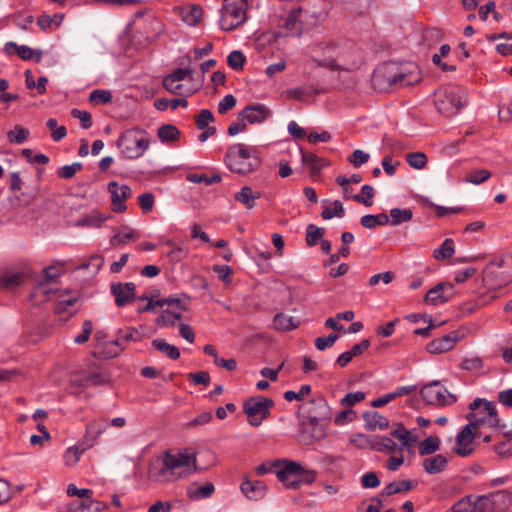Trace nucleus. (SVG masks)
Here are the masks:
<instances>
[{
    "instance_id": "1",
    "label": "nucleus",
    "mask_w": 512,
    "mask_h": 512,
    "mask_svg": "<svg viewBox=\"0 0 512 512\" xmlns=\"http://www.w3.org/2000/svg\"><path fill=\"white\" fill-rule=\"evenodd\" d=\"M196 470V456L184 452L167 450L161 457L152 460L148 468V478L156 482H170L184 478Z\"/></svg>"
},
{
    "instance_id": "2",
    "label": "nucleus",
    "mask_w": 512,
    "mask_h": 512,
    "mask_svg": "<svg viewBox=\"0 0 512 512\" xmlns=\"http://www.w3.org/2000/svg\"><path fill=\"white\" fill-rule=\"evenodd\" d=\"M317 66L337 71H354L362 64L359 49L353 44H329L323 48V58L315 60Z\"/></svg>"
},
{
    "instance_id": "3",
    "label": "nucleus",
    "mask_w": 512,
    "mask_h": 512,
    "mask_svg": "<svg viewBox=\"0 0 512 512\" xmlns=\"http://www.w3.org/2000/svg\"><path fill=\"white\" fill-rule=\"evenodd\" d=\"M419 73L399 72L394 63H384L378 66L372 75V85L379 92H389L394 89L418 83Z\"/></svg>"
},
{
    "instance_id": "4",
    "label": "nucleus",
    "mask_w": 512,
    "mask_h": 512,
    "mask_svg": "<svg viewBox=\"0 0 512 512\" xmlns=\"http://www.w3.org/2000/svg\"><path fill=\"white\" fill-rule=\"evenodd\" d=\"M414 430H407L402 423H395L392 426L391 436L400 441V445L387 436H375L370 441L371 449L384 453H403L404 448L412 447L419 439L413 434Z\"/></svg>"
},
{
    "instance_id": "5",
    "label": "nucleus",
    "mask_w": 512,
    "mask_h": 512,
    "mask_svg": "<svg viewBox=\"0 0 512 512\" xmlns=\"http://www.w3.org/2000/svg\"><path fill=\"white\" fill-rule=\"evenodd\" d=\"M226 166L234 173L246 175L260 166V158L243 143L231 145L225 155Z\"/></svg>"
},
{
    "instance_id": "6",
    "label": "nucleus",
    "mask_w": 512,
    "mask_h": 512,
    "mask_svg": "<svg viewBox=\"0 0 512 512\" xmlns=\"http://www.w3.org/2000/svg\"><path fill=\"white\" fill-rule=\"evenodd\" d=\"M145 134V131L142 129L133 128L126 130L120 135L117 147L120 149L123 157L137 159L148 150L150 141L145 137Z\"/></svg>"
},
{
    "instance_id": "7",
    "label": "nucleus",
    "mask_w": 512,
    "mask_h": 512,
    "mask_svg": "<svg viewBox=\"0 0 512 512\" xmlns=\"http://www.w3.org/2000/svg\"><path fill=\"white\" fill-rule=\"evenodd\" d=\"M276 476L287 488L297 489L302 482L312 484L316 480L317 472L305 469L295 461H288L276 471Z\"/></svg>"
},
{
    "instance_id": "8",
    "label": "nucleus",
    "mask_w": 512,
    "mask_h": 512,
    "mask_svg": "<svg viewBox=\"0 0 512 512\" xmlns=\"http://www.w3.org/2000/svg\"><path fill=\"white\" fill-rule=\"evenodd\" d=\"M247 3L245 0H224L221 8L220 27L232 31L246 21Z\"/></svg>"
},
{
    "instance_id": "9",
    "label": "nucleus",
    "mask_w": 512,
    "mask_h": 512,
    "mask_svg": "<svg viewBox=\"0 0 512 512\" xmlns=\"http://www.w3.org/2000/svg\"><path fill=\"white\" fill-rule=\"evenodd\" d=\"M462 99L461 91L456 88H439L435 91L434 104L439 113L450 117L464 107Z\"/></svg>"
},
{
    "instance_id": "10",
    "label": "nucleus",
    "mask_w": 512,
    "mask_h": 512,
    "mask_svg": "<svg viewBox=\"0 0 512 512\" xmlns=\"http://www.w3.org/2000/svg\"><path fill=\"white\" fill-rule=\"evenodd\" d=\"M274 406L271 398L261 395L252 396L243 403V412L248 417V423L253 427H258L269 417L270 410Z\"/></svg>"
},
{
    "instance_id": "11",
    "label": "nucleus",
    "mask_w": 512,
    "mask_h": 512,
    "mask_svg": "<svg viewBox=\"0 0 512 512\" xmlns=\"http://www.w3.org/2000/svg\"><path fill=\"white\" fill-rule=\"evenodd\" d=\"M484 278L495 287L512 281V258H493L484 269Z\"/></svg>"
},
{
    "instance_id": "12",
    "label": "nucleus",
    "mask_w": 512,
    "mask_h": 512,
    "mask_svg": "<svg viewBox=\"0 0 512 512\" xmlns=\"http://www.w3.org/2000/svg\"><path fill=\"white\" fill-rule=\"evenodd\" d=\"M466 418L468 419L469 423L466 424L457 434L456 445L453 448V451L461 457H467L473 453L475 447L474 440L476 437V434L473 433V429L478 428L479 423L482 420V418L477 416L475 413L467 414Z\"/></svg>"
},
{
    "instance_id": "13",
    "label": "nucleus",
    "mask_w": 512,
    "mask_h": 512,
    "mask_svg": "<svg viewBox=\"0 0 512 512\" xmlns=\"http://www.w3.org/2000/svg\"><path fill=\"white\" fill-rule=\"evenodd\" d=\"M423 400L429 405L448 406L457 401L454 394H451L439 381H433L421 389Z\"/></svg>"
},
{
    "instance_id": "14",
    "label": "nucleus",
    "mask_w": 512,
    "mask_h": 512,
    "mask_svg": "<svg viewBox=\"0 0 512 512\" xmlns=\"http://www.w3.org/2000/svg\"><path fill=\"white\" fill-rule=\"evenodd\" d=\"M300 410L306 415L311 425L331 418V409L325 398L318 396L300 406Z\"/></svg>"
},
{
    "instance_id": "15",
    "label": "nucleus",
    "mask_w": 512,
    "mask_h": 512,
    "mask_svg": "<svg viewBox=\"0 0 512 512\" xmlns=\"http://www.w3.org/2000/svg\"><path fill=\"white\" fill-rule=\"evenodd\" d=\"M479 497L483 512H503L512 504V493L508 490H497Z\"/></svg>"
},
{
    "instance_id": "16",
    "label": "nucleus",
    "mask_w": 512,
    "mask_h": 512,
    "mask_svg": "<svg viewBox=\"0 0 512 512\" xmlns=\"http://www.w3.org/2000/svg\"><path fill=\"white\" fill-rule=\"evenodd\" d=\"M470 413H475L482 418L479 427L488 423L492 427H498L500 420L498 418L497 410L493 402L482 398H476L469 404Z\"/></svg>"
},
{
    "instance_id": "17",
    "label": "nucleus",
    "mask_w": 512,
    "mask_h": 512,
    "mask_svg": "<svg viewBox=\"0 0 512 512\" xmlns=\"http://www.w3.org/2000/svg\"><path fill=\"white\" fill-rule=\"evenodd\" d=\"M271 116L270 109L264 104H253L246 106L238 113V120L242 124V130H245L249 124H260L265 122Z\"/></svg>"
},
{
    "instance_id": "18",
    "label": "nucleus",
    "mask_w": 512,
    "mask_h": 512,
    "mask_svg": "<svg viewBox=\"0 0 512 512\" xmlns=\"http://www.w3.org/2000/svg\"><path fill=\"white\" fill-rule=\"evenodd\" d=\"M108 192L111 195L113 211L122 213L127 209L125 201L132 196V189L128 185H120L116 181L108 183Z\"/></svg>"
},
{
    "instance_id": "19",
    "label": "nucleus",
    "mask_w": 512,
    "mask_h": 512,
    "mask_svg": "<svg viewBox=\"0 0 512 512\" xmlns=\"http://www.w3.org/2000/svg\"><path fill=\"white\" fill-rule=\"evenodd\" d=\"M135 289L136 286L132 282L113 283L110 287L111 294L114 296L115 303L118 307H124L134 301Z\"/></svg>"
},
{
    "instance_id": "20",
    "label": "nucleus",
    "mask_w": 512,
    "mask_h": 512,
    "mask_svg": "<svg viewBox=\"0 0 512 512\" xmlns=\"http://www.w3.org/2000/svg\"><path fill=\"white\" fill-rule=\"evenodd\" d=\"M460 340L457 332H451L442 337L433 339L426 346V349L431 354H440L450 351L456 343Z\"/></svg>"
},
{
    "instance_id": "21",
    "label": "nucleus",
    "mask_w": 512,
    "mask_h": 512,
    "mask_svg": "<svg viewBox=\"0 0 512 512\" xmlns=\"http://www.w3.org/2000/svg\"><path fill=\"white\" fill-rule=\"evenodd\" d=\"M107 508V504L92 498L76 499L68 504V512H101Z\"/></svg>"
},
{
    "instance_id": "22",
    "label": "nucleus",
    "mask_w": 512,
    "mask_h": 512,
    "mask_svg": "<svg viewBox=\"0 0 512 512\" xmlns=\"http://www.w3.org/2000/svg\"><path fill=\"white\" fill-rule=\"evenodd\" d=\"M240 488L242 493L250 500H260L266 495V485L263 481L245 480Z\"/></svg>"
},
{
    "instance_id": "23",
    "label": "nucleus",
    "mask_w": 512,
    "mask_h": 512,
    "mask_svg": "<svg viewBox=\"0 0 512 512\" xmlns=\"http://www.w3.org/2000/svg\"><path fill=\"white\" fill-rule=\"evenodd\" d=\"M27 276L26 272L4 270L0 274V287L3 289H13L21 285Z\"/></svg>"
},
{
    "instance_id": "24",
    "label": "nucleus",
    "mask_w": 512,
    "mask_h": 512,
    "mask_svg": "<svg viewBox=\"0 0 512 512\" xmlns=\"http://www.w3.org/2000/svg\"><path fill=\"white\" fill-rule=\"evenodd\" d=\"M63 268L58 265L48 266L43 269L42 275L38 280V290L44 294H47L52 291V289H47L46 285L54 282L61 274Z\"/></svg>"
},
{
    "instance_id": "25",
    "label": "nucleus",
    "mask_w": 512,
    "mask_h": 512,
    "mask_svg": "<svg viewBox=\"0 0 512 512\" xmlns=\"http://www.w3.org/2000/svg\"><path fill=\"white\" fill-rule=\"evenodd\" d=\"M365 426L367 430L374 431L376 429L385 430L389 427L387 417L381 415L377 411H367L363 414Z\"/></svg>"
},
{
    "instance_id": "26",
    "label": "nucleus",
    "mask_w": 512,
    "mask_h": 512,
    "mask_svg": "<svg viewBox=\"0 0 512 512\" xmlns=\"http://www.w3.org/2000/svg\"><path fill=\"white\" fill-rule=\"evenodd\" d=\"M448 460L442 454L427 457L423 460V468L428 474H438L443 472L447 467Z\"/></svg>"
},
{
    "instance_id": "27",
    "label": "nucleus",
    "mask_w": 512,
    "mask_h": 512,
    "mask_svg": "<svg viewBox=\"0 0 512 512\" xmlns=\"http://www.w3.org/2000/svg\"><path fill=\"white\" fill-rule=\"evenodd\" d=\"M480 497L466 496L452 506V512H483Z\"/></svg>"
},
{
    "instance_id": "28",
    "label": "nucleus",
    "mask_w": 512,
    "mask_h": 512,
    "mask_svg": "<svg viewBox=\"0 0 512 512\" xmlns=\"http://www.w3.org/2000/svg\"><path fill=\"white\" fill-rule=\"evenodd\" d=\"M323 206H322V212L321 217L324 220L332 219L333 217L343 218L345 215V210L343 207V204L339 200H334L332 204V208L327 205L330 203L328 199L322 200Z\"/></svg>"
},
{
    "instance_id": "29",
    "label": "nucleus",
    "mask_w": 512,
    "mask_h": 512,
    "mask_svg": "<svg viewBox=\"0 0 512 512\" xmlns=\"http://www.w3.org/2000/svg\"><path fill=\"white\" fill-rule=\"evenodd\" d=\"M301 159L303 164L309 167L311 176L318 175L326 165L324 160L319 158L316 154L305 152L301 149Z\"/></svg>"
},
{
    "instance_id": "30",
    "label": "nucleus",
    "mask_w": 512,
    "mask_h": 512,
    "mask_svg": "<svg viewBox=\"0 0 512 512\" xmlns=\"http://www.w3.org/2000/svg\"><path fill=\"white\" fill-rule=\"evenodd\" d=\"M261 197L260 192L253 191L251 187L244 186L234 196L235 200L251 209L255 206V201Z\"/></svg>"
},
{
    "instance_id": "31",
    "label": "nucleus",
    "mask_w": 512,
    "mask_h": 512,
    "mask_svg": "<svg viewBox=\"0 0 512 512\" xmlns=\"http://www.w3.org/2000/svg\"><path fill=\"white\" fill-rule=\"evenodd\" d=\"M445 287V283L437 284L426 293L425 301L433 305H438L449 301L450 294H442V291L445 290Z\"/></svg>"
},
{
    "instance_id": "32",
    "label": "nucleus",
    "mask_w": 512,
    "mask_h": 512,
    "mask_svg": "<svg viewBox=\"0 0 512 512\" xmlns=\"http://www.w3.org/2000/svg\"><path fill=\"white\" fill-rule=\"evenodd\" d=\"M152 346L172 360H177L180 357V350L178 347L169 344L165 339H154L152 341Z\"/></svg>"
},
{
    "instance_id": "33",
    "label": "nucleus",
    "mask_w": 512,
    "mask_h": 512,
    "mask_svg": "<svg viewBox=\"0 0 512 512\" xmlns=\"http://www.w3.org/2000/svg\"><path fill=\"white\" fill-rule=\"evenodd\" d=\"M414 487L410 480H399L390 482L381 492V496H390L393 494H400L407 492Z\"/></svg>"
},
{
    "instance_id": "34",
    "label": "nucleus",
    "mask_w": 512,
    "mask_h": 512,
    "mask_svg": "<svg viewBox=\"0 0 512 512\" xmlns=\"http://www.w3.org/2000/svg\"><path fill=\"white\" fill-rule=\"evenodd\" d=\"M138 238H139V235L134 229L128 228V227H123V229L120 232L116 233L111 238L110 243L113 246H117V245H121V244H126V243L136 240Z\"/></svg>"
},
{
    "instance_id": "35",
    "label": "nucleus",
    "mask_w": 512,
    "mask_h": 512,
    "mask_svg": "<svg viewBox=\"0 0 512 512\" xmlns=\"http://www.w3.org/2000/svg\"><path fill=\"white\" fill-rule=\"evenodd\" d=\"M214 490V485L211 482H208L198 488H189L187 490V496L191 500H200L210 497Z\"/></svg>"
},
{
    "instance_id": "36",
    "label": "nucleus",
    "mask_w": 512,
    "mask_h": 512,
    "mask_svg": "<svg viewBox=\"0 0 512 512\" xmlns=\"http://www.w3.org/2000/svg\"><path fill=\"white\" fill-rule=\"evenodd\" d=\"M181 15L183 21L186 24L195 26L202 16V8L199 5L194 4L191 5L188 9H183Z\"/></svg>"
},
{
    "instance_id": "37",
    "label": "nucleus",
    "mask_w": 512,
    "mask_h": 512,
    "mask_svg": "<svg viewBox=\"0 0 512 512\" xmlns=\"http://www.w3.org/2000/svg\"><path fill=\"white\" fill-rule=\"evenodd\" d=\"M157 135L162 142H171L178 139L179 129L172 124H164L158 128Z\"/></svg>"
},
{
    "instance_id": "38",
    "label": "nucleus",
    "mask_w": 512,
    "mask_h": 512,
    "mask_svg": "<svg viewBox=\"0 0 512 512\" xmlns=\"http://www.w3.org/2000/svg\"><path fill=\"white\" fill-rule=\"evenodd\" d=\"M106 218L102 217L101 214L93 212L89 215H85L76 221V225L80 227L98 228L100 227Z\"/></svg>"
},
{
    "instance_id": "39",
    "label": "nucleus",
    "mask_w": 512,
    "mask_h": 512,
    "mask_svg": "<svg viewBox=\"0 0 512 512\" xmlns=\"http://www.w3.org/2000/svg\"><path fill=\"white\" fill-rule=\"evenodd\" d=\"M413 212L411 209H400L393 208L390 210V223L393 226H397L403 222L411 220Z\"/></svg>"
},
{
    "instance_id": "40",
    "label": "nucleus",
    "mask_w": 512,
    "mask_h": 512,
    "mask_svg": "<svg viewBox=\"0 0 512 512\" xmlns=\"http://www.w3.org/2000/svg\"><path fill=\"white\" fill-rule=\"evenodd\" d=\"M274 327L279 331H290L297 327L292 316L277 314L274 317Z\"/></svg>"
},
{
    "instance_id": "41",
    "label": "nucleus",
    "mask_w": 512,
    "mask_h": 512,
    "mask_svg": "<svg viewBox=\"0 0 512 512\" xmlns=\"http://www.w3.org/2000/svg\"><path fill=\"white\" fill-rule=\"evenodd\" d=\"M155 304L158 307H163L164 305H168V306H176V307H178L181 310H187L188 309V304H189V298L187 296H184L182 298L181 297L170 296V297H167V298H163L161 300H157L155 302Z\"/></svg>"
},
{
    "instance_id": "42",
    "label": "nucleus",
    "mask_w": 512,
    "mask_h": 512,
    "mask_svg": "<svg viewBox=\"0 0 512 512\" xmlns=\"http://www.w3.org/2000/svg\"><path fill=\"white\" fill-rule=\"evenodd\" d=\"M325 233V229L322 227H318L314 224H309L306 228V242L308 246H314L319 241L322 240V237Z\"/></svg>"
},
{
    "instance_id": "43",
    "label": "nucleus",
    "mask_w": 512,
    "mask_h": 512,
    "mask_svg": "<svg viewBox=\"0 0 512 512\" xmlns=\"http://www.w3.org/2000/svg\"><path fill=\"white\" fill-rule=\"evenodd\" d=\"M87 449L86 446H78V445H75V446H71L69 447L66 451H65V454H64V462L67 466H72L74 464H76L81 455L83 454V452Z\"/></svg>"
},
{
    "instance_id": "44",
    "label": "nucleus",
    "mask_w": 512,
    "mask_h": 512,
    "mask_svg": "<svg viewBox=\"0 0 512 512\" xmlns=\"http://www.w3.org/2000/svg\"><path fill=\"white\" fill-rule=\"evenodd\" d=\"M46 126L52 131L51 137L55 142L61 141L67 135V129L64 125L58 126L57 119L49 118L46 122Z\"/></svg>"
},
{
    "instance_id": "45",
    "label": "nucleus",
    "mask_w": 512,
    "mask_h": 512,
    "mask_svg": "<svg viewBox=\"0 0 512 512\" xmlns=\"http://www.w3.org/2000/svg\"><path fill=\"white\" fill-rule=\"evenodd\" d=\"M440 439L438 437H428L423 440L419 445V454L430 455L439 449Z\"/></svg>"
},
{
    "instance_id": "46",
    "label": "nucleus",
    "mask_w": 512,
    "mask_h": 512,
    "mask_svg": "<svg viewBox=\"0 0 512 512\" xmlns=\"http://www.w3.org/2000/svg\"><path fill=\"white\" fill-rule=\"evenodd\" d=\"M29 136V130L21 125H16L14 130L7 133V138L11 143L23 144Z\"/></svg>"
},
{
    "instance_id": "47",
    "label": "nucleus",
    "mask_w": 512,
    "mask_h": 512,
    "mask_svg": "<svg viewBox=\"0 0 512 512\" xmlns=\"http://www.w3.org/2000/svg\"><path fill=\"white\" fill-rule=\"evenodd\" d=\"M186 179L189 182L192 183H205L206 185H211L213 183H218L221 181V175L220 174H213L212 176H207L205 174H196V173H190L187 174Z\"/></svg>"
},
{
    "instance_id": "48",
    "label": "nucleus",
    "mask_w": 512,
    "mask_h": 512,
    "mask_svg": "<svg viewBox=\"0 0 512 512\" xmlns=\"http://www.w3.org/2000/svg\"><path fill=\"white\" fill-rule=\"evenodd\" d=\"M361 193H362V195H360V194L353 195L352 199L356 202L364 204L367 207H370L373 204V202L371 200L374 197L373 187L370 185H367V184L363 185L361 188Z\"/></svg>"
},
{
    "instance_id": "49",
    "label": "nucleus",
    "mask_w": 512,
    "mask_h": 512,
    "mask_svg": "<svg viewBox=\"0 0 512 512\" xmlns=\"http://www.w3.org/2000/svg\"><path fill=\"white\" fill-rule=\"evenodd\" d=\"M407 163L415 169H423L427 165V156L422 152H411L406 155Z\"/></svg>"
},
{
    "instance_id": "50",
    "label": "nucleus",
    "mask_w": 512,
    "mask_h": 512,
    "mask_svg": "<svg viewBox=\"0 0 512 512\" xmlns=\"http://www.w3.org/2000/svg\"><path fill=\"white\" fill-rule=\"evenodd\" d=\"M245 61H246V57L239 50L232 51L227 57V63L229 65V67L235 71L242 70L243 66L245 64Z\"/></svg>"
},
{
    "instance_id": "51",
    "label": "nucleus",
    "mask_w": 512,
    "mask_h": 512,
    "mask_svg": "<svg viewBox=\"0 0 512 512\" xmlns=\"http://www.w3.org/2000/svg\"><path fill=\"white\" fill-rule=\"evenodd\" d=\"M285 462H287V461L286 460H275V461L264 462L256 468V473L259 476H263L267 473L272 472L273 470H275V472H276L278 469H281L284 466Z\"/></svg>"
},
{
    "instance_id": "52",
    "label": "nucleus",
    "mask_w": 512,
    "mask_h": 512,
    "mask_svg": "<svg viewBox=\"0 0 512 512\" xmlns=\"http://www.w3.org/2000/svg\"><path fill=\"white\" fill-rule=\"evenodd\" d=\"M90 102L94 104H107L112 100V94L108 90L95 89L90 93Z\"/></svg>"
},
{
    "instance_id": "53",
    "label": "nucleus",
    "mask_w": 512,
    "mask_h": 512,
    "mask_svg": "<svg viewBox=\"0 0 512 512\" xmlns=\"http://www.w3.org/2000/svg\"><path fill=\"white\" fill-rule=\"evenodd\" d=\"M83 168L82 163L74 162L70 165H64L58 170V177L62 179H71L75 174Z\"/></svg>"
},
{
    "instance_id": "54",
    "label": "nucleus",
    "mask_w": 512,
    "mask_h": 512,
    "mask_svg": "<svg viewBox=\"0 0 512 512\" xmlns=\"http://www.w3.org/2000/svg\"><path fill=\"white\" fill-rule=\"evenodd\" d=\"M182 318L181 313L165 310L161 316L157 318V324L162 326H174L177 320Z\"/></svg>"
},
{
    "instance_id": "55",
    "label": "nucleus",
    "mask_w": 512,
    "mask_h": 512,
    "mask_svg": "<svg viewBox=\"0 0 512 512\" xmlns=\"http://www.w3.org/2000/svg\"><path fill=\"white\" fill-rule=\"evenodd\" d=\"M455 253L454 241L451 238H446L442 244L434 250L432 256H453Z\"/></svg>"
},
{
    "instance_id": "56",
    "label": "nucleus",
    "mask_w": 512,
    "mask_h": 512,
    "mask_svg": "<svg viewBox=\"0 0 512 512\" xmlns=\"http://www.w3.org/2000/svg\"><path fill=\"white\" fill-rule=\"evenodd\" d=\"M455 253L454 241L451 238H446L442 244L434 250L432 256H453Z\"/></svg>"
},
{
    "instance_id": "57",
    "label": "nucleus",
    "mask_w": 512,
    "mask_h": 512,
    "mask_svg": "<svg viewBox=\"0 0 512 512\" xmlns=\"http://www.w3.org/2000/svg\"><path fill=\"white\" fill-rule=\"evenodd\" d=\"M71 115L79 119L83 129H89L92 126V116L88 111L74 108L71 110Z\"/></svg>"
},
{
    "instance_id": "58",
    "label": "nucleus",
    "mask_w": 512,
    "mask_h": 512,
    "mask_svg": "<svg viewBox=\"0 0 512 512\" xmlns=\"http://www.w3.org/2000/svg\"><path fill=\"white\" fill-rule=\"evenodd\" d=\"M490 176L491 173L487 170H476L467 175L465 181L468 183L479 185L488 180Z\"/></svg>"
},
{
    "instance_id": "59",
    "label": "nucleus",
    "mask_w": 512,
    "mask_h": 512,
    "mask_svg": "<svg viewBox=\"0 0 512 512\" xmlns=\"http://www.w3.org/2000/svg\"><path fill=\"white\" fill-rule=\"evenodd\" d=\"M213 272L217 274L219 280L225 284L231 283V275L233 270L228 265H214L212 268Z\"/></svg>"
},
{
    "instance_id": "60",
    "label": "nucleus",
    "mask_w": 512,
    "mask_h": 512,
    "mask_svg": "<svg viewBox=\"0 0 512 512\" xmlns=\"http://www.w3.org/2000/svg\"><path fill=\"white\" fill-rule=\"evenodd\" d=\"M215 120L212 112L208 109H202L196 120V126L199 130H204L210 127L209 123Z\"/></svg>"
},
{
    "instance_id": "61",
    "label": "nucleus",
    "mask_w": 512,
    "mask_h": 512,
    "mask_svg": "<svg viewBox=\"0 0 512 512\" xmlns=\"http://www.w3.org/2000/svg\"><path fill=\"white\" fill-rule=\"evenodd\" d=\"M337 340H338V335L335 333H331L327 337L316 338L314 343H315V347L318 350L324 351L325 349L332 347Z\"/></svg>"
},
{
    "instance_id": "62",
    "label": "nucleus",
    "mask_w": 512,
    "mask_h": 512,
    "mask_svg": "<svg viewBox=\"0 0 512 512\" xmlns=\"http://www.w3.org/2000/svg\"><path fill=\"white\" fill-rule=\"evenodd\" d=\"M311 386L308 384L302 385L299 392L288 390L284 393L285 400L291 402L293 400H302L304 396L310 394Z\"/></svg>"
},
{
    "instance_id": "63",
    "label": "nucleus",
    "mask_w": 512,
    "mask_h": 512,
    "mask_svg": "<svg viewBox=\"0 0 512 512\" xmlns=\"http://www.w3.org/2000/svg\"><path fill=\"white\" fill-rule=\"evenodd\" d=\"M370 158V155L363 150L356 149L349 156L348 160L354 167L358 168L365 164Z\"/></svg>"
},
{
    "instance_id": "64",
    "label": "nucleus",
    "mask_w": 512,
    "mask_h": 512,
    "mask_svg": "<svg viewBox=\"0 0 512 512\" xmlns=\"http://www.w3.org/2000/svg\"><path fill=\"white\" fill-rule=\"evenodd\" d=\"M483 367V361L480 357L465 358L461 363V368L467 371H478Z\"/></svg>"
}]
</instances>
